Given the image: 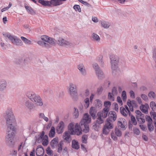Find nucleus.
I'll list each match as a JSON object with an SVG mask.
<instances>
[{
  "label": "nucleus",
  "mask_w": 156,
  "mask_h": 156,
  "mask_svg": "<svg viewBox=\"0 0 156 156\" xmlns=\"http://www.w3.org/2000/svg\"><path fill=\"white\" fill-rule=\"evenodd\" d=\"M38 2L44 6H50V1H45L44 0H39Z\"/></svg>",
  "instance_id": "obj_33"
},
{
  "label": "nucleus",
  "mask_w": 156,
  "mask_h": 156,
  "mask_svg": "<svg viewBox=\"0 0 156 156\" xmlns=\"http://www.w3.org/2000/svg\"><path fill=\"white\" fill-rule=\"evenodd\" d=\"M122 97L124 101H126V93L125 91H123L122 94Z\"/></svg>",
  "instance_id": "obj_48"
},
{
  "label": "nucleus",
  "mask_w": 156,
  "mask_h": 156,
  "mask_svg": "<svg viewBox=\"0 0 156 156\" xmlns=\"http://www.w3.org/2000/svg\"><path fill=\"white\" fill-rule=\"evenodd\" d=\"M111 137L114 140H117V138L115 135L114 133H112L111 134Z\"/></svg>",
  "instance_id": "obj_63"
},
{
  "label": "nucleus",
  "mask_w": 156,
  "mask_h": 156,
  "mask_svg": "<svg viewBox=\"0 0 156 156\" xmlns=\"http://www.w3.org/2000/svg\"><path fill=\"white\" fill-rule=\"evenodd\" d=\"M58 143V139L57 137L54 138L51 141L50 144L52 147L57 146Z\"/></svg>",
  "instance_id": "obj_27"
},
{
  "label": "nucleus",
  "mask_w": 156,
  "mask_h": 156,
  "mask_svg": "<svg viewBox=\"0 0 156 156\" xmlns=\"http://www.w3.org/2000/svg\"><path fill=\"white\" fill-rule=\"evenodd\" d=\"M147 127L148 130L150 131H152L153 130L154 127L152 124H148Z\"/></svg>",
  "instance_id": "obj_52"
},
{
  "label": "nucleus",
  "mask_w": 156,
  "mask_h": 156,
  "mask_svg": "<svg viewBox=\"0 0 156 156\" xmlns=\"http://www.w3.org/2000/svg\"><path fill=\"white\" fill-rule=\"evenodd\" d=\"M116 118H108L105 122V124L103 128V134L107 135L109 131V129L113 128V125L112 122L115 121Z\"/></svg>",
  "instance_id": "obj_6"
},
{
  "label": "nucleus",
  "mask_w": 156,
  "mask_h": 156,
  "mask_svg": "<svg viewBox=\"0 0 156 156\" xmlns=\"http://www.w3.org/2000/svg\"><path fill=\"white\" fill-rule=\"evenodd\" d=\"M133 131L134 133L136 135H139L140 133V130L139 129L137 128H134Z\"/></svg>",
  "instance_id": "obj_55"
},
{
  "label": "nucleus",
  "mask_w": 156,
  "mask_h": 156,
  "mask_svg": "<svg viewBox=\"0 0 156 156\" xmlns=\"http://www.w3.org/2000/svg\"><path fill=\"white\" fill-rule=\"evenodd\" d=\"M90 101L88 98H87L83 101V105L85 108H87L89 106Z\"/></svg>",
  "instance_id": "obj_30"
},
{
  "label": "nucleus",
  "mask_w": 156,
  "mask_h": 156,
  "mask_svg": "<svg viewBox=\"0 0 156 156\" xmlns=\"http://www.w3.org/2000/svg\"><path fill=\"white\" fill-rule=\"evenodd\" d=\"M68 89L69 92L72 99L74 101H77L78 99L77 95V87L76 85L72 83H70L69 85Z\"/></svg>",
  "instance_id": "obj_4"
},
{
  "label": "nucleus",
  "mask_w": 156,
  "mask_h": 156,
  "mask_svg": "<svg viewBox=\"0 0 156 156\" xmlns=\"http://www.w3.org/2000/svg\"><path fill=\"white\" fill-rule=\"evenodd\" d=\"M97 112L96 108L94 107H91L89 110V113L92 117H95Z\"/></svg>",
  "instance_id": "obj_20"
},
{
  "label": "nucleus",
  "mask_w": 156,
  "mask_h": 156,
  "mask_svg": "<svg viewBox=\"0 0 156 156\" xmlns=\"http://www.w3.org/2000/svg\"><path fill=\"white\" fill-rule=\"evenodd\" d=\"M25 105L30 110L33 109L34 106V104L29 100L25 102Z\"/></svg>",
  "instance_id": "obj_23"
},
{
  "label": "nucleus",
  "mask_w": 156,
  "mask_h": 156,
  "mask_svg": "<svg viewBox=\"0 0 156 156\" xmlns=\"http://www.w3.org/2000/svg\"><path fill=\"white\" fill-rule=\"evenodd\" d=\"M7 83L4 80H0V91L4 90L6 87Z\"/></svg>",
  "instance_id": "obj_17"
},
{
  "label": "nucleus",
  "mask_w": 156,
  "mask_h": 156,
  "mask_svg": "<svg viewBox=\"0 0 156 156\" xmlns=\"http://www.w3.org/2000/svg\"><path fill=\"white\" fill-rule=\"evenodd\" d=\"M135 113L137 115V116H140L141 117H144V115L143 114H142L141 112L139 110H136Z\"/></svg>",
  "instance_id": "obj_51"
},
{
  "label": "nucleus",
  "mask_w": 156,
  "mask_h": 156,
  "mask_svg": "<svg viewBox=\"0 0 156 156\" xmlns=\"http://www.w3.org/2000/svg\"><path fill=\"white\" fill-rule=\"evenodd\" d=\"M118 126L122 130H125L127 127V122L125 119L121 118L118 122Z\"/></svg>",
  "instance_id": "obj_11"
},
{
  "label": "nucleus",
  "mask_w": 156,
  "mask_h": 156,
  "mask_svg": "<svg viewBox=\"0 0 156 156\" xmlns=\"http://www.w3.org/2000/svg\"><path fill=\"white\" fill-rule=\"evenodd\" d=\"M70 136L69 133L67 131L65 132L63 136L64 140L66 142H69Z\"/></svg>",
  "instance_id": "obj_25"
},
{
  "label": "nucleus",
  "mask_w": 156,
  "mask_h": 156,
  "mask_svg": "<svg viewBox=\"0 0 156 156\" xmlns=\"http://www.w3.org/2000/svg\"><path fill=\"white\" fill-rule=\"evenodd\" d=\"M131 120L132 123L134 125H136L137 124V122L136 121L135 118H131Z\"/></svg>",
  "instance_id": "obj_60"
},
{
  "label": "nucleus",
  "mask_w": 156,
  "mask_h": 156,
  "mask_svg": "<svg viewBox=\"0 0 156 156\" xmlns=\"http://www.w3.org/2000/svg\"><path fill=\"white\" fill-rule=\"evenodd\" d=\"M97 119L96 120V122L97 123L99 124H101L103 123L104 120L102 119V118H97Z\"/></svg>",
  "instance_id": "obj_49"
},
{
  "label": "nucleus",
  "mask_w": 156,
  "mask_h": 156,
  "mask_svg": "<svg viewBox=\"0 0 156 156\" xmlns=\"http://www.w3.org/2000/svg\"><path fill=\"white\" fill-rule=\"evenodd\" d=\"M113 94L110 93H109L108 94V98L109 100L113 101L114 100V98L113 96Z\"/></svg>",
  "instance_id": "obj_56"
},
{
  "label": "nucleus",
  "mask_w": 156,
  "mask_h": 156,
  "mask_svg": "<svg viewBox=\"0 0 156 156\" xmlns=\"http://www.w3.org/2000/svg\"><path fill=\"white\" fill-rule=\"evenodd\" d=\"M41 39L38 41L37 44L42 47L47 48H49L50 45H54L55 43V39L46 35L42 36Z\"/></svg>",
  "instance_id": "obj_3"
},
{
  "label": "nucleus",
  "mask_w": 156,
  "mask_h": 156,
  "mask_svg": "<svg viewBox=\"0 0 156 156\" xmlns=\"http://www.w3.org/2000/svg\"><path fill=\"white\" fill-rule=\"evenodd\" d=\"M116 113L114 111L110 112L108 114V117H116Z\"/></svg>",
  "instance_id": "obj_45"
},
{
  "label": "nucleus",
  "mask_w": 156,
  "mask_h": 156,
  "mask_svg": "<svg viewBox=\"0 0 156 156\" xmlns=\"http://www.w3.org/2000/svg\"><path fill=\"white\" fill-rule=\"evenodd\" d=\"M137 120L140 122V123H144L145 122L144 118H136Z\"/></svg>",
  "instance_id": "obj_53"
},
{
  "label": "nucleus",
  "mask_w": 156,
  "mask_h": 156,
  "mask_svg": "<svg viewBox=\"0 0 156 156\" xmlns=\"http://www.w3.org/2000/svg\"><path fill=\"white\" fill-rule=\"evenodd\" d=\"M97 60L99 62V64L101 66H103L104 62L103 59V56L102 55H100L97 58Z\"/></svg>",
  "instance_id": "obj_42"
},
{
  "label": "nucleus",
  "mask_w": 156,
  "mask_h": 156,
  "mask_svg": "<svg viewBox=\"0 0 156 156\" xmlns=\"http://www.w3.org/2000/svg\"><path fill=\"white\" fill-rule=\"evenodd\" d=\"M73 8L76 11L80 12L81 11V9L80 6L77 5H75L73 6Z\"/></svg>",
  "instance_id": "obj_46"
},
{
  "label": "nucleus",
  "mask_w": 156,
  "mask_h": 156,
  "mask_svg": "<svg viewBox=\"0 0 156 156\" xmlns=\"http://www.w3.org/2000/svg\"><path fill=\"white\" fill-rule=\"evenodd\" d=\"M57 42L59 45L62 46H70L73 44L70 41L64 39L62 37H59Z\"/></svg>",
  "instance_id": "obj_10"
},
{
  "label": "nucleus",
  "mask_w": 156,
  "mask_h": 156,
  "mask_svg": "<svg viewBox=\"0 0 156 156\" xmlns=\"http://www.w3.org/2000/svg\"><path fill=\"white\" fill-rule=\"evenodd\" d=\"M13 134L14 133L12 132H8L5 137V144L7 146L9 147H13L15 144V142L13 141Z\"/></svg>",
  "instance_id": "obj_7"
},
{
  "label": "nucleus",
  "mask_w": 156,
  "mask_h": 156,
  "mask_svg": "<svg viewBox=\"0 0 156 156\" xmlns=\"http://www.w3.org/2000/svg\"><path fill=\"white\" fill-rule=\"evenodd\" d=\"M64 126V124L63 122L61 121L59 123L56 129L57 133H58L60 134L63 132Z\"/></svg>",
  "instance_id": "obj_16"
},
{
  "label": "nucleus",
  "mask_w": 156,
  "mask_h": 156,
  "mask_svg": "<svg viewBox=\"0 0 156 156\" xmlns=\"http://www.w3.org/2000/svg\"><path fill=\"white\" fill-rule=\"evenodd\" d=\"M44 153V150L42 147L38 148L36 150V154L37 156H43Z\"/></svg>",
  "instance_id": "obj_21"
},
{
  "label": "nucleus",
  "mask_w": 156,
  "mask_h": 156,
  "mask_svg": "<svg viewBox=\"0 0 156 156\" xmlns=\"http://www.w3.org/2000/svg\"><path fill=\"white\" fill-rule=\"evenodd\" d=\"M111 105V103L109 101H105L104 102V106L105 107L104 109L109 111V108Z\"/></svg>",
  "instance_id": "obj_29"
},
{
  "label": "nucleus",
  "mask_w": 156,
  "mask_h": 156,
  "mask_svg": "<svg viewBox=\"0 0 156 156\" xmlns=\"http://www.w3.org/2000/svg\"><path fill=\"white\" fill-rule=\"evenodd\" d=\"M72 147L76 149H78L79 148L78 142L75 140H73L72 143Z\"/></svg>",
  "instance_id": "obj_28"
},
{
  "label": "nucleus",
  "mask_w": 156,
  "mask_h": 156,
  "mask_svg": "<svg viewBox=\"0 0 156 156\" xmlns=\"http://www.w3.org/2000/svg\"><path fill=\"white\" fill-rule=\"evenodd\" d=\"M101 25L102 27L107 29L109 27L110 24L108 22L103 20L101 21Z\"/></svg>",
  "instance_id": "obj_26"
},
{
  "label": "nucleus",
  "mask_w": 156,
  "mask_h": 156,
  "mask_svg": "<svg viewBox=\"0 0 156 156\" xmlns=\"http://www.w3.org/2000/svg\"><path fill=\"white\" fill-rule=\"evenodd\" d=\"M141 98L145 101H148V98L147 96L144 94H142L141 95Z\"/></svg>",
  "instance_id": "obj_54"
},
{
  "label": "nucleus",
  "mask_w": 156,
  "mask_h": 156,
  "mask_svg": "<svg viewBox=\"0 0 156 156\" xmlns=\"http://www.w3.org/2000/svg\"><path fill=\"white\" fill-rule=\"evenodd\" d=\"M108 112L103 109L102 111L98 112L97 115L98 117H107Z\"/></svg>",
  "instance_id": "obj_18"
},
{
  "label": "nucleus",
  "mask_w": 156,
  "mask_h": 156,
  "mask_svg": "<svg viewBox=\"0 0 156 156\" xmlns=\"http://www.w3.org/2000/svg\"><path fill=\"white\" fill-rule=\"evenodd\" d=\"M117 102L121 105H122V102L120 97L118 96L117 97Z\"/></svg>",
  "instance_id": "obj_58"
},
{
  "label": "nucleus",
  "mask_w": 156,
  "mask_h": 156,
  "mask_svg": "<svg viewBox=\"0 0 156 156\" xmlns=\"http://www.w3.org/2000/svg\"><path fill=\"white\" fill-rule=\"evenodd\" d=\"M48 137L47 136L45 135L44 137V138L41 139L42 144L44 146H47L48 144Z\"/></svg>",
  "instance_id": "obj_31"
},
{
  "label": "nucleus",
  "mask_w": 156,
  "mask_h": 156,
  "mask_svg": "<svg viewBox=\"0 0 156 156\" xmlns=\"http://www.w3.org/2000/svg\"><path fill=\"white\" fill-rule=\"evenodd\" d=\"M153 58L154 61L156 60V48L154 50L153 53Z\"/></svg>",
  "instance_id": "obj_57"
},
{
  "label": "nucleus",
  "mask_w": 156,
  "mask_h": 156,
  "mask_svg": "<svg viewBox=\"0 0 156 156\" xmlns=\"http://www.w3.org/2000/svg\"><path fill=\"white\" fill-rule=\"evenodd\" d=\"M77 68L80 72L82 76H85L87 75V71L85 67L82 63L79 64L77 66Z\"/></svg>",
  "instance_id": "obj_12"
},
{
  "label": "nucleus",
  "mask_w": 156,
  "mask_h": 156,
  "mask_svg": "<svg viewBox=\"0 0 156 156\" xmlns=\"http://www.w3.org/2000/svg\"><path fill=\"white\" fill-rule=\"evenodd\" d=\"M21 40L26 44H30L31 43V41L28 40L27 38L23 37L21 36L20 37Z\"/></svg>",
  "instance_id": "obj_40"
},
{
  "label": "nucleus",
  "mask_w": 156,
  "mask_h": 156,
  "mask_svg": "<svg viewBox=\"0 0 156 156\" xmlns=\"http://www.w3.org/2000/svg\"><path fill=\"white\" fill-rule=\"evenodd\" d=\"M3 35L5 38V40L6 41L7 38H8L13 44L18 46H22L23 43L21 40L18 38L16 36H13L9 33H6L3 34Z\"/></svg>",
  "instance_id": "obj_5"
},
{
  "label": "nucleus",
  "mask_w": 156,
  "mask_h": 156,
  "mask_svg": "<svg viewBox=\"0 0 156 156\" xmlns=\"http://www.w3.org/2000/svg\"><path fill=\"white\" fill-rule=\"evenodd\" d=\"M150 106L152 110H156V104L154 102L151 101L150 103Z\"/></svg>",
  "instance_id": "obj_39"
},
{
  "label": "nucleus",
  "mask_w": 156,
  "mask_h": 156,
  "mask_svg": "<svg viewBox=\"0 0 156 156\" xmlns=\"http://www.w3.org/2000/svg\"><path fill=\"white\" fill-rule=\"evenodd\" d=\"M92 66L93 69L95 70V72H96V71L100 69L98 64L94 62L92 64Z\"/></svg>",
  "instance_id": "obj_43"
},
{
  "label": "nucleus",
  "mask_w": 156,
  "mask_h": 156,
  "mask_svg": "<svg viewBox=\"0 0 156 156\" xmlns=\"http://www.w3.org/2000/svg\"><path fill=\"white\" fill-rule=\"evenodd\" d=\"M4 116L6 117H13L15 115L13 112L12 108L9 107L5 111L4 113Z\"/></svg>",
  "instance_id": "obj_13"
},
{
  "label": "nucleus",
  "mask_w": 156,
  "mask_h": 156,
  "mask_svg": "<svg viewBox=\"0 0 156 156\" xmlns=\"http://www.w3.org/2000/svg\"><path fill=\"white\" fill-rule=\"evenodd\" d=\"M94 103L95 106L97 108L101 109L102 106V102L99 99L96 100Z\"/></svg>",
  "instance_id": "obj_24"
},
{
  "label": "nucleus",
  "mask_w": 156,
  "mask_h": 156,
  "mask_svg": "<svg viewBox=\"0 0 156 156\" xmlns=\"http://www.w3.org/2000/svg\"><path fill=\"white\" fill-rule=\"evenodd\" d=\"M74 111L73 113V116L74 117H78L79 116H80V115L78 109L75 108H74Z\"/></svg>",
  "instance_id": "obj_38"
},
{
  "label": "nucleus",
  "mask_w": 156,
  "mask_h": 156,
  "mask_svg": "<svg viewBox=\"0 0 156 156\" xmlns=\"http://www.w3.org/2000/svg\"><path fill=\"white\" fill-rule=\"evenodd\" d=\"M155 110H152L150 112L151 116L153 117H156V112H154Z\"/></svg>",
  "instance_id": "obj_61"
},
{
  "label": "nucleus",
  "mask_w": 156,
  "mask_h": 156,
  "mask_svg": "<svg viewBox=\"0 0 156 156\" xmlns=\"http://www.w3.org/2000/svg\"><path fill=\"white\" fill-rule=\"evenodd\" d=\"M127 105L129 107V108L126 105H125V109L126 110V111H127L128 112V114L130 116V111L131 112H133V106H132V104L131 103V102L129 100L127 102Z\"/></svg>",
  "instance_id": "obj_14"
},
{
  "label": "nucleus",
  "mask_w": 156,
  "mask_h": 156,
  "mask_svg": "<svg viewBox=\"0 0 156 156\" xmlns=\"http://www.w3.org/2000/svg\"><path fill=\"white\" fill-rule=\"evenodd\" d=\"M91 121V118H83L79 124L77 123L74 126L73 123H70L68 127L70 134L79 135L82 134V131L85 133H88L89 130L88 124Z\"/></svg>",
  "instance_id": "obj_1"
},
{
  "label": "nucleus",
  "mask_w": 156,
  "mask_h": 156,
  "mask_svg": "<svg viewBox=\"0 0 156 156\" xmlns=\"http://www.w3.org/2000/svg\"><path fill=\"white\" fill-rule=\"evenodd\" d=\"M26 96L32 101L37 106H41L43 102L41 97L33 91L29 90L26 93Z\"/></svg>",
  "instance_id": "obj_2"
},
{
  "label": "nucleus",
  "mask_w": 156,
  "mask_h": 156,
  "mask_svg": "<svg viewBox=\"0 0 156 156\" xmlns=\"http://www.w3.org/2000/svg\"><path fill=\"white\" fill-rule=\"evenodd\" d=\"M90 94L89 90L88 89H86L85 90L84 92V96L86 97H88Z\"/></svg>",
  "instance_id": "obj_59"
},
{
  "label": "nucleus",
  "mask_w": 156,
  "mask_h": 156,
  "mask_svg": "<svg viewBox=\"0 0 156 156\" xmlns=\"http://www.w3.org/2000/svg\"><path fill=\"white\" fill-rule=\"evenodd\" d=\"M120 112L124 116H127L128 113V112L123 107L120 108Z\"/></svg>",
  "instance_id": "obj_32"
},
{
  "label": "nucleus",
  "mask_w": 156,
  "mask_h": 156,
  "mask_svg": "<svg viewBox=\"0 0 156 156\" xmlns=\"http://www.w3.org/2000/svg\"><path fill=\"white\" fill-rule=\"evenodd\" d=\"M6 124L7 129V132L9 133L14 131V126L16 124V122L15 118H5Z\"/></svg>",
  "instance_id": "obj_8"
},
{
  "label": "nucleus",
  "mask_w": 156,
  "mask_h": 156,
  "mask_svg": "<svg viewBox=\"0 0 156 156\" xmlns=\"http://www.w3.org/2000/svg\"><path fill=\"white\" fill-rule=\"evenodd\" d=\"M149 108V105L147 103L144 105H141L140 106V108L141 111L145 114L148 113V109Z\"/></svg>",
  "instance_id": "obj_15"
},
{
  "label": "nucleus",
  "mask_w": 156,
  "mask_h": 156,
  "mask_svg": "<svg viewBox=\"0 0 156 156\" xmlns=\"http://www.w3.org/2000/svg\"><path fill=\"white\" fill-rule=\"evenodd\" d=\"M95 72L99 79H102L105 77L104 74L101 69L96 71Z\"/></svg>",
  "instance_id": "obj_19"
},
{
  "label": "nucleus",
  "mask_w": 156,
  "mask_h": 156,
  "mask_svg": "<svg viewBox=\"0 0 156 156\" xmlns=\"http://www.w3.org/2000/svg\"><path fill=\"white\" fill-rule=\"evenodd\" d=\"M94 95L93 94H91L90 97V98H89L90 99L89 101L91 103H92L93 101V99L94 98Z\"/></svg>",
  "instance_id": "obj_64"
},
{
  "label": "nucleus",
  "mask_w": 156,
  "mask_h": 156,
  "mask_svg": "<svg viewBox=\"0 0 156 156\" xmlns=\"http://www.w3.org/2000/svg\"><path fill=\"white\" fill-rule=\"evenodd\" d=\"M115 135L118 137L121 136L122 133L121 131L117 127L115 128Z\"/></svg>",
  "instance_id": "obj_35"
},
{
  "label": "nucleus",
  "mask_w": 156,
  "mask_h": 156,
  "mask_svg": "<svg viewBox=\"0 0 156 156\" xmlns=\"http://www.w3.org/2000/svg\"><path fill=\"white\" fill-rule=\"evenodd\" d=\"M146 120L148 122V124H152V119L151 118H146Z\"/></svg>",
  "instance_id": "obj_62"
},
{
  "label": "nucleus",
  "mask_w": 156,
  "mask_h": 156,
  "mask_svg": "<svg viewBox=\"0 0 156 156\" xmlns=\"http://www.w3.org/2000/svg\"><path fill=\"white\" fill-rule=\"evenodd\" d=\"M50 2L51 3L50 5H52L54 6L59 5L62 4L61 0H51Z\"/></svg>",
  "instance_id": "obj_22"
},
{
  "label": "nucleus",
  "mask_w": 156,
  "mask_h": 156,
  "mask_svg": "<svg viewBox=\"0 0 156 156\" xmlns=\"http://www.w3.org/2000/svg\"><path fill=\"white\" fill-rule=\"evenodd\" d=\"M148 96L150 98H154L156 97V94L154 92L151 91L149 93Z\"/></svg>",
  "instance_id": "obj_44"
},
{
  "label": "nucleus",
  "mask_w": 156,
  "mask_h": 156,
  "mask_svg": "<svg viewBox=\"0 0 156 156\" xmlns=\"http://www.w3.org/2000/svg\"><path fill=\"white\" fill-rule=\"evenodd\" d=\"M110 58L112 70L115 71L117 70L119 61L118 58L116 56L112 55L110 56Z\"/></svg>",
  "instance_id": "obj_9"
},
{
  "label": "nucleus",
  "mask_w": 156,
  "mask_h": 156,
  "mask_svg": "<svg viewBox=\"0 0 156 156\" xmlns=\"http://www.w3.org/2000/svg\"><path fill=\"white\" fill-rule=\"evenodd\" d=\"M117 88L116 87H114L112 89V93L113 95H116L118 94Z\"/></svg>",
  "instance_id": "obj_47"
},
{
  "label": "nucleus",
  "mask_w": 156,
  "mask_h": 156,
  "mask_svg": "<svg viewBox=\"0 0 156 156\" xmlns=\"http://www.w3.org/2000/svg\"><path fill=\"white\" fill-rule=\"evenodd\" d=\"M87 138L88 136L87 135H83L82 137V143L86 144L87 143Z\"/></svg>",
  "instance_id": "obj_50"
},
{
  "label": "nucleus",
  "mask_w": 156,
  "mask_h": 156,
  "mask_svg": "<svg viewBox=\"0 0 156 156\" xmlns=\"http://www.w3.org/2000/svg\"><path fill=\"white\" fill-rule=\"evenodd\" d=\"M55 133V128L53 126H52L49 132V136L53 137L54 136Z\"/></svg>",
  "instance_id": "obj_37"
},
{
  "label": "nucleus",
  "mask_w": 156,
  "mask_h": 156,
  "mask_svg": "<svg viewBox=\"0 0 156 156\" xmlns=\"http://www.w3.org/2000/svg\"><path fill=\"white\" fill-rule=\"evenodd\" d=\"M63 143L62 142H60L58 144V152L61 153L62 150Z\"/></svg>",
  "instance_id": "obj_41"
},
{
  "label": "nucleus",
  "mask_w": 156,
  "mask_h": 156,
  "mask_svg": "<svg viewBox=\"0 0 156 156\" xmlns=\"http://www.w3.org/2000/svg\"><path fill=\"white\" fill-rule=\"evenodd\" d=\"M25 7L26 10L29 13L31 14H33L34 13V10L31 7L27 6L26 5H25Z\"/></svg>",
  "instance_id": "obj_36"
},
{
  "label": "nucleus",
  "mask_w": 156,
  "mask_h": 156,
  "mask_svg": "<svg viewBox=\"0 0 156 156\" xmlns=\"http://www.w3.org/2000/svg\"><path fill=\"white\" fill-rule=\"evenodd\" d=\"M92 37L93 40L97 42H99L100 38L99 36L95 33H93L92 35Z\"/></svg>",
  "instance_id": "obj_34"
}]
</instances>
